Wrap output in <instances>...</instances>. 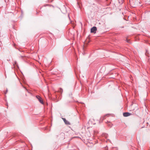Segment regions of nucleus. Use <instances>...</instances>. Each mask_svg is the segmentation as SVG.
<instances>
[{"mask_svg":"<svg viewBox=\"0 0 150 150\" xmlns=\"http://www.w3.org/2000/svg\"><path fill=\"white\" fill-rule=\"evenodd\" d=\"M97 30V28L95 26H94L91 29V33H96Z\"/></svg>","mask_w":150,"mask_h":150,"instance_id":"f257e3e1","label":"nucleus"},{"mask_svg":"<svg viewBox=\"0 0 150 150\" xmlns=\"http://www.w3.org/2000/svg\"><path fill=\"white\" fill-rule=\"evenodd\" d=\"M58 101V100H57V102Z\"/></svg>","mask_w":150,"mask_h":150,"instance_id":"f8f14e48","label":"nucleus"},{"mask_svg":"<svg viewBox=\"0 0 150 150\" xmlns=\"http://www.w3.org/2000/svg\"><path fill=\"white\" fill-rule=\"evenodd\" d=\"M131 114L128 112H125L123 113V115L124 117H126L130 116Z\"/></svg>","mask_w":150,"mask_h":150,"instance_id":"7ed1b4c3","label":"nucleus"},{"mask_svg":"<svg viewBox=\"0 0 150 150\" xmlns=\"http://www.w3.org/2000/svg\"><path fill=\"white\" fill-rule=\"evenodd\" d=\"M7 92H8V90H7V89L6 91V92H5L4 93L5 94H6L7 93Z\"/></svg>","mask_w":150,"mask_h":150,"instance_id":"1a4fd4ad","label":"nucleus"},{"mask_svg":"<svg viewBox=\"0 0 150 150\" xmlns=\"http://www.w3.org/2000/svg\"><path fill=\"white\" fill-rule=\"evenodd\" d=\"M58 92L62 94L63 92V89L62 88H60L58 91Z\"/></svg>","mask_w":150,"mask_h":150,"instance_id":"39448f33","label":"nucleus"},{"mask_svg":"<svg viewBox=\"0 0 150 150\" xmlns=\"http://www.w3.org/2000/svg\"><path fill=\"white\" fill-rule=\"evenodd\" d=\"M127 42H129V41L128 40H127V39H126V40Z\"/></svg>","mask_w":150,"mask_h":150,"instance_id":"9d476101","label":"nucleus"},{"mask_svg":"<svg viewBox=\"0 0 150 150\" xmlns=\"http://www.w3.org/2000/svg\"><path fill=\"white\" fill-rule=\"evenodd\" d=\"M68 17H69V19H70V17H69V15H68Z\"/></svg>","mask_w":150,"mask_h":150,"instance_id":"9b49d317","label":"nucleus"},{"mask_svg":"<svg viewBox=\"0 0 150 150\" xmlns=\"http://www.w3.org/2000/svg\"><path fill=\"white\" fill-rule=\"evenodd\" d=\"M103 136H105V137H107L108 134L106 133L103 134Z\"/></svg>","mask_w":150,"mask_h":150,"instance_id":"423d86ee","label":"nucleus"},{"mask_svg":"<svg viewBox=\"0 0 150 150\" xmlns=\"http://www.w3.org/2000/svg\"><path fill=\"white\" fill-rule=\"evenodd\" d=\"M62 119L65 122V124L66 125H70V123L65 118H63Z\"/></svg>","mask_w":150,"mask_h":150,"instance_id":"20e7f679","label":"nucleus"},{"mask_svg":"<svg viewBox=\"0 0 150 150\" xmlns=\"http://www.w3.org/2000/svg\"><path fill=\"white\" fill-rule=\"evenodd\" d=\"M108 125L110 127H111L112 126V124L110 123V122H108Z\"/></svg>","mask_w":150,"mask_h":150,"instance_id":"6e6552de","label":"nucleus"},{"mask_svg":"<svg viewBox=\"0 0 150 150\" xmlns=\"http://www.w3.org/2000/svg\"><path fill=\"white\" fill-rule=\"evenodd\" d=\"M14 65H16V66H17L18 67V64L16 62V61H15L14 62Z\"/></svg>","mask_w":150,"mask_h":150,"instance_id":"0eeeda50","label":"nucleus"},{"mask_svg":"<svg viewBox=\"0 0 150 150\" xmlns=\"http://www.w3.org/2000/svg\"><path fill=\"white\" fill-rule=\"evenodd\" d=\"M36 98L38 99L39 102L42 104H43L44 103L43 100H42L41 98L39 96H36Z\"/></svg>","mask_w":150,"mask_h":150,"instance_id":"f03ea898","label":"nucleus"}]
</instances>
